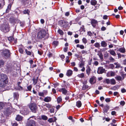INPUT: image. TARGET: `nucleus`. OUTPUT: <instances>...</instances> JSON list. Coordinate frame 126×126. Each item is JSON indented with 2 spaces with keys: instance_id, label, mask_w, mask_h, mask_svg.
Returning <instances> with one entry per match:
<instances>
[{
  "instance_id": "1",
  "label": "nucleus",
  "mask_w": 126,
  "mask_h": 126,
  "mask_svg": "<svg viewBox=\"0 0 126 126\" xmlns=\"http://www.w3.org/2000/svg\"><path fill=\"white\" fill-rule=\"evenodd\" d=\"M8 82L7 76L4 74L0 75V86L3 87L5 86Z\"/></svg>"
},
{
  "instance_id": "2",
  "label": "nucleus",
  "mask_w": 126,
  "mask_h": 126,
  "mask_svg": "<svg viewBox=\"0 0 126 126\" xmlns=\"http://www.w3.org/2000/svg\"><path fill=\"white\" fill-rule=\"evenodd\" d=\"M48 34V33L46 30H41L38 32L37 37L39 39H41Z\"/></svg>"
},
{
  "instance_id": "3",
  "label": "nucleus",
  "mask_w": 126,
  "mask_h": 126,
  "mask_svg": "<svg viewBox=\"0 0 126 126\" xmlns=\"http://www.w3.org/2000/svg\"><path fill=\"white\" fill-rule=\"evenodd\" d=\"M29 107L32 112L34 113L36 112L38 107L36 103H30L29 105Z\"/></svg>"
},
{
  "instance_id": "4",
  "label": "nucleus",
  "mask_w": 126,
  "mask_h": 126,
  "mask_svg": "<svg viewBox=\"0 0 126 126\" xmlns=\"http://www.w3.org/2000/svg\"><path fill=\"white\" fill-rule=\"evenodd\" d=\"M59 24L61 27L65 28L68 27L69 25V23L67 21L64 20L59 21Z\"/></svg>"
},
{
  "instance_id": "5",
  "label": "nucleus",
  "mask_w": 126,
  "mask_h": 126,
  "mask_svg": "<svg viewBox=\"0 0 126 126\" xmlns=\"http://www.w3.org/2000/svg\"><path fill=\"white\" fill-rule=\"evenodd\" d=\"M0 29L2 31L6 32L9 31L8 24H7L2 25L0 27Z\"/></svg>"
},
{
  "instance_id": "6",
  "label": "nucleus",
  "mask_w": 126,
  "mask_h": 126,
  "mask_svg": "<svg viewBox=\"0 0 126 126\" xmlns=\"http://www.w3.org/2000/svg\"><path fill=\"white\" fill-rule=\"evenodd\" d=\"M2 53L3 55L6 58H8L10 56V54H11L10 53V51L7 49L4 50Z\"/></svg>"
},
{
  "instance_id": "7",
  "label": "nucleus",
  "mask_w": 126,
  "mask_h": 126,
  "mask_svg": "<svg viewBox=\"0 0 126 126\" xmlns=\"http://www.w3.org/2000/svg\"><path fill=\"white\" fill-rule=\"evenodd\" d=\"M122 77L120 75H117L115 77V79L119 81H122L125 78L126 75L125 74H123L121 75Z\"/></svg>"
},
{
  "instance_id": "8",
  "label": "nucleus",
  "mask_w": 126,
  "mask_h": 126,
  "mask_svg": "<svg viewBox=\"0 0 126 126\" xmlns=\"http://www.w3.org/2000/svg\"><path fill=\"white\" fill-rule=\"evenodd\" d=\"M67 87L66 88H62L60 89L58 91L60 92H62L63 94L66 95L67 93Z\"/></svg>"
},
{
  "instance_id": "9",
  "label": "nucleus",
  "mask_w": 126,
  "mask_h": 126,
  "mask_svg": "<svg viewBox=\"0 0 126 126\" xmlns=\"http://www.w3.org/2000/svg\"><path fill=\"white\" fill-rule=\"evenodd\" d=\"M91 23L94 28H96V26L98 25V22L95 19H92L91 21Z\"/></svg>"
},
{
  "instance_id": "10",
  "label": "nucleus",
  "mask_w": 126,
  "mask_h": 126,
  "mask_svg": "<svg viewBox=\"0 0 126 126\" xmlns=\"http://www.w3.org/2000/svg\"><path fill=\"white\" fill-rule=\"evenodd\" d=\"M105 70L102 67H100L98 68L97 73L98 74H102L105 72Z\"/></svg>"
},
{
  "instance_id": "11",
  "label": "nucleus",
  "mask_w": 126,
  "mask_h": 126,
  "mask_svg": "<svg viewBox=\"0 0 126 126\" xmlns=\"http://www.w3.org/2000/svg\"><path fill=\"white\" fill-rule=\"evenodd\" d=\"M36 124L35 121L33 120H30L28 125V126H36Z\"/></svg>"
},
{
  "instance_id": "12",
  "label": "nucleus",
  "mask_w": 126,
  "mask_h": 126,
  "mask_svg": "<svg viewBox=\"0 0 126 126\" xmlns=\"http://www.w3.org/2000/svg\"><path fill=\"white\" fill-rule=\"evenodd\" d=\"M91 69L90 66L88 65H87L86 67V73L88 76H89L91 73Z\"/></svg>"
},
{
  "instance_id": "13",
  "label": "nucleus",
  "mask_w": 126,
  "mask_h": 126,
  "mask_svg": "<svg viewBox=\"0 0 126 126\" xmlns=\"http://www.w3.org/2000/svg\"><path fill=\"white\" fill-rule=\"evenodd\" d=\"M51 97L49 96H47L44 98V101L45 102H48L51 101Z\"/></svg>"
},
{
  "instance_id": "14",
  "label": "nucleus",
  "mask_w": 126,
  "mask_h": 126,
  "mask_svg": "<svg viewBox=\"0 0 126 126\" xmlns=\"http://www.w3.org/2000/svg\"><path fill=\"white\" fill-rule=\"evenodd\" d=\"M19 94L17 92H16L13 93V96L14 99L17 100L18 98Z\"/></svg>"
},
{
  "instance_id": "15",
  "label": "nucleus",
  "mask_w": 126,
  "mask_h": 126,
  "mask_svg": "<svg viewBox=\"0 0 126 126\" xmlns=\"http://www.w3.org/2000/svg\"><path fill=\"white\" fill-rule=\"evenodd\" d=\"M73 74V72L72 70H68L67 71L66 73V75L68 77L71 76Z\"/></svg>"
},
{
  "instance_id": "16",
  "label": "nucleus",
  "mask_w": 126,
  "mask_h": 126,
  "mask_svg": "<svg viewBox=\"0 0 126 126\" xmlns=\"http://www.w3.org/2000/svg\"><path fill=\"white\" fill-rule=\"evenodd\" d=\"M97 55L99 56L101 60L103 59V55L101 51H98Z\"/></svg>"
},
{
  "instance_id": "17",
  "label": "nucleus",
  "mask_w": 126,
  "mask_h": 126,
  "mask_svg": "<svg viewBox=\"0 0 126 126\" xmlns=\"http://www.w3.org/2000/svg\"><path fill=\"white\" fill-rule=\"evenodd\" d=\"M109 109V107L107 105L105 106L103 110L105 112H107Z\"/></svg>"
},
{
  "instance_id": "18",
  "label": "nucleus",
  "mask_w": 126,
  "mask_h": 126,
  "mask_svg": "<svg viewBox=\"0 0 126 126\" xmlns=\"http://www.w3.org/2000/svg\"><path fill=\"white\" fill-rule=\"evenodd\" d=\"M22 118L23 117L22 116L20 115H18L17 116L16 118V119L17 121H21L22 120Z\"/></svg>"
},
{
  "instance_id": "19",
  "label": "nucleus",
  "mask_w": 126,
  "mask_h": 126,
  "mask_svg": "<svg viewBox=\"0 0 126 126\" xmlns=\"http://www.w3.org/2000/svg\"><path fill=\"white\" fill-rule=\"evenodd\" d=\"M90 3L92 5L94 6L96 4L97 1L95 0H92L91 1Z\"/></svg>"
},
{
  "instance_id": "20",
  "label": "nucleus",
  "mask_w": 126,
  "mask_h": 126,
  "mask_svg": "<svg viewBox=\"0 0 126 126\" xmlns=\"http://www.w3.org/2000/svg\"><path fill=\"white\" fill-rule=\"evenodd\" d=\"M38 77H37L36 78H33L32 79L33 84L34 85H35L37 83Z\"/></svg>"
},
{
  "instance_id": "21",
  "label": "nucleus",
  "mask_w": 126,
  "mask_h": 126,
  "mask_svg": "<svg viewBox=\"0 0 126 126\" xmlns=\"http://www.w3.org/2000/svg\"><path fill=\"white\" fill-rule=\"evenodd\" d=\"M109 52L112 55L115 56L116 55L115 52L113 50H110Z\"/></svg>"
},
{
  "instance_id": "22",
  "label": "nucleus",
  "mask_w": 126,
  "mask_h": 126,
  "mask_svg": "<svg viewBox=\"0 0 126 126\" xmlns=\"http://www.w3.org/2000/svg\"><path fill=\"white\" fill-rule=\"evenodd\" d=\"M101 46L103 47H106L107 45V43L105 41H102L101 43Z\"/></svg>"
},
{
  "instance_id": "23",
  "label": "nucleus",
  "mask_w": 126,
  "mask_h": 126,
  "mask_svg": "<svg viewBox=\"0 0 126 126\" xmlns=\"http://www.w3.org/2000/svg\"><path fill=\"white\" fill-rule=\"evenodd\" d=\"M82 104L80 101H79L76 102V106L78 108H80Z\"/></svg>"
},
{
  "instance_id": "24",
  "label": "nucleus",
  "mask_w": 126,
  "mask_h": 126,
  "mask_svg": "<svg viewBox=\"0 0 126 126\" xmlns=\"http://www.w3.org/2000/svg\"><path fill=\"white\" fill-rule=\"evenodd\" d=\"M110 84L112 85H115L116 84V81L114 79H110Z\"/></svg>"
},
{
  "instance_id": "25",
  "label": "nucleus",
  "mask_w": 126,
  "mask_h": 126,
  "mask_svg": "<svg viewBox=\"0 0 126 126\" xmlns=\"http://www.w3.org/2000/svg\"><path fill=\"white\" fill-rule=\"evenodd\" d=\"M43 106H45L48 109L51 108L52 107L51 105L49 103L46 104L45 105H43Z\"/></svg>"
},
{
  "instance_id": "26",
  "label": "nucleus",
  "mask_w": 126,
  "mask_h": 126,
  "mask_svg": "<svg viewBox=\"0 0 126 126\" xmlns=\"http://www.w3.org/2000/svg\"><path fill=\"white\" fill-rule=\"evenodd\" d=\"M118 51L122 53H124L125 51V49L123 47H121L118 49Z\"/></svg>"
},
{
  "instance_id": "27",
  "label": "nucleus",
  "mask_w": 126,
  "mask_h": 126,
  "mask_svg": "<svg viewBox=\"0 0 126 126\" xmlns=\"http://www.w3.org/2000/svg\"><path fill=\"white\" fill-rule=\"evenodd\" d=\"M57 32L61 36L63 35L64 34L62 30L60 29H59L58 30Z\"/></svg>"
},
{
  "instance_id": "28",
  "label": "nucleus",
  "mask_w": 126,
  "mask_h": 126,
  "mask_svg": "<svg viewBox=\"0 0 126 126\" xmlns=\"http://www.w3.org/2000/svg\"><path fill=\"white\" fill-rule=\"evenodd\" d=\"M84 62H81L79 64V67L80 68H82L84 67Z\"/></svg>"
},
{
  "instance_id": "29",
  "label": "nucleus",
  "mask_w": 126,
  "mask_h": 126,
  "mask_svg": "<svg viewBox=\"0 0 126 126\" xmlns=\"http://www.w3.org/2000/svg\"><path fill=\"white\" fill-rule=\"evenodd\" d=\"M103 82L107 84H110V79H106L104 80Z\"/></svg>"
},
{
  "instance_id": "30",
  "label": "nucleus",
  "mask_w": 126,
  "mask_h": 126,
  "mask_svg": "<svg viewBox=\"0 0 126 126\" xmlns=\"http://www.w3.org/2000/svg\"><path fill=\"white\" fill-rule=\"evenodd\" d=\"M78 76L81 78H84L85 77L84 74L83 73H82L78 75Z\"/></svg>"
},
{
  "instance_id": "31",
  "label": "nucleus",
  "mask_w": 126,
  "mask_h": 126,
  "mask_svg": "<svg viewBox=\"0 0 126 126\" xmlns=\"http://www.w3.org/2000/svg\"><path fill=\"white\" fill-rule=\"evenodd\" d=\"M89 87V86L87 85L86 84L83 85L82 87V90H84L88 89Z\"/></svg>"
},
{
  "instance_id": "32",
  "label": "nucleus",
  "mask_w": 126,
  "mask_h": 126,
  "mask_svg": "<svg viewBox=\"0 0 126 126\" xmlns=\"http://www.w3.org/2000/svg\"><path fill=\"white\" fill-rule=\"evenodd\" d=\"M119 88V86L118 85L115 86L112 88L111 89L114 90H116Z\"/></svg>"
},
{
  "instance_id": "33",
  "label": "nucleus",
  "mask_w": 126,
  "mask_h": 126,
  "mask_svg": "<svg viewBox=\"0 0 126 126\" xmlns=\"http://www.w3.org/2000/svg\"><path fill=\"white\" fill-rule=\"evenodd\" d=\"M77 47H79L82 49H84V46L82 45H80L79 44H77Z\"/></svg>"
},
{
  "instance_id": "34",
  "label": "nucleus",
  "mask_w": 126,
  "mask_h": 126,
  "mask_svg": "<svg viewBox=\"0 0 126 126\" xmlns=\"http://www.w3.org/2000/svg\"><path fill=\"white\" fill-rule=\"evenodd\" d=\"M25 51L27 55H31L32 54V52L28 51L27 49H25Z\"/></svg>"
},
{
  "instance_id": "35",
  "label": "nucleus",
  "mask_w": 126,
  "mask_h": 126,
  "mask_svg": "<svg viewBox=\"0 0 126 126\" xmlns=\"http://www.w3.org/2000/svg\"><path fill=\"white\" fill-rule=\"evenodd\" d=\"M11 5L9 4L8 7L7 9H6V13H8L9 11V10H10L11 9Z\"/></svg>"
},
{
  "instance_id": "36",
  "label": "nucleus",
  "mask_w": 126,
  "mask_h": 126,
  "mask_svg": "<svg viewBox=\"0 0 126 126\" xmlns=\"http://www.w3.org/2000/svg\"><path fill=\"white\" fill-rule=\"evenodd\" d=\"M9 104L10 106H9V107H8L7 108V111L8 112H9V111H11L12 110V107L11 105V104L10 103H9Z\"/></svg>"
},
{
  "instance_id": "37",
  "label": "nucleus",
  "mask_w": 126,
  "mask_h": 126,
  "mask_svg": "<svg viewBox=\"0 0 126 126\" xmlns=\"http://www.w3.org/2000/svg\"><path fill=\"white\" fill-rule=\"evenodd\" d=\"M4 64V62L3 60H0V67L2 66Z\"/></svg>"
},
{
  "instance_id": "38",
  "label": "nucleus",
  "mask_w": 126,
  "mask_h": 126,
  "mask_svg": "<svg viewBox=\"0 0 126 126\" xmlns=\"http://www.w3.org/2000/svg\"><path fill=\"white\" fill-rule=\"evenodd\" d=\"M23 13L24 14H29L30 13V11L28 10H25L23 11Z\"/></svg>"
},
{
  "instance_id": "39",
  "label": "nucleus",
  "mask_w": 126,
  "mask_h": 126,
  "mask_svg": "<svg viewBox=\"0 0 126 126\" xmlns=\"http://www.w3.org/2000/svg\"><path fill=\"white\" fill-rule=\"evenodd\" d=\"M41 117L44 120H47L48 119L47 117L45 115H42Z\"/></svg>"
},
{
  "instance_id": "40",
  "label": "nucleus",
  "mask_w": 126,
  "mask_h": 126,
  "mask_svg": "<svg viewBox=\"0 0 126 126\" xmlns=\"http://www.w3.org/2000/svg\"><path fill=\"white\" fill-rule=\"evenodd\" d=\"M22 111H23L24 113H26L28 111V110L26 107H25L23 108V110H22Z\"/></svg>"
},
{
  "instance_id": "41",
  "label": "nucleus",
  "mask_w": 126,
  "mask_h": 126,
  "mask_svg": "<svg viewBox=\"0 0 126 126\" xmlns=\"http://www.w3.org/2000/svg\"><path fill=\"white\" fill-rule=\"evenodd\" d=\"M114 64L116 65L115 67V68H119L120 67V64L119 63H114Z\"/></svg>"
},
{
  "instance_id": "42",
  "label": "nucleus",
  "mask_w": 126,
  "mask_h": 126,
  "mask_svg": "<svg viewBox=\"0 0 126 126\" xmlns=\"http://www.w3.org/2000/svg\"><path fill=\"white\" fill-rule=\"evenodd\" d=\"M58 42L57 41H55L52 42V44L55 46H57L58 45Z\"/></svg>"
},
{
  "instance_id": "43",
  "label": "nucleus",
  "mask_w": 126,
  "mask_h": 126,
  "mask_svg": "<svg viewBox=\"0 0 126 126\" xmlns=\"http://www.w3.org/2000/svg\"><path fill=\"white\" fill-rule=\"evenodd\" d=\"M42 92L44 96L47 95V90H43Z\"/></svg>"
},
{
  "instance_id": "44",
  "label": "nucleus",
  "mask_w": 126,
  "mask_h": 126,
  "mask_svg": "<svg viewBox=\"0 0 126 126\" xmlns=\"http://www.w3.org/2000/svg\"><path fill=\"white\" fill-rule=\"evenodd\" d=\"M42 92L44 96L47 95V90H43Z\"/></svg>"
},
{
  "instance_id": "45",
  "label": "nucleus",
  "mask_w": 126,
  "mask_h": 126,
  "mask_svg": "<svg viewBox=\"0 0 126 126\" xmlns=\"http://www.w3.org/2000/svg\"><path fill=\"white\" fill-rule=\"evenodd\" d=\"M94 46L95 47L98 48L100 47V44L99 43H95Z\"/></svg>"
},
{
  "instance_id": "46",
  "label": "nucleus",
  "mask_w": 126,
  "mask_h": 126,
  "mask_svg": "<svg viewBox=\"0 0 126 126\" xmlns=\"http://www.w3.org/2000/svg\"><path fill=\"white\" fill-rule=\"evenodd\" d=\"M4 106V104L2 102H0V110L2 109Z\"/></svg>"
},
{
  "instance_id": "47",
  "label": "nucleus",
  "mask_w": 126,
  "mask_h": 126,
  "mask_svg": "<svg viewBox=\"0 0 126 126\" xmlns=\"http://www.w3.org/2000/svg\"><path fill=\"white\" fill-rule=\"evenodd\" d=\"M1 1L2 3H0V7H2V6L5 4L4 0H2Z\"/></svg>"
},
{
  "instance_id": "48",
  "label": "nucleus",
  "mask_w": 126,
  "mask_h": 126,
  "mask_svg": "<svg viewBox=\"0 0 126 126\" xmlns=\"http://www.w3.org/2000/svg\"><path fill=\"white\" fill-rule=\"evenodd\" d=\"M17 89L19 91H22L23 90V87L20 85L18 86L17 87Z\"/></svg>"
},
{
  "instance_id": "49",
  "label": "nucleus",
  "mask_w": 126,
  "mask_h": 126,
  "mask_svg": "<svg viewBox=\"0 0 126 126\" xmlns=\"http://www.w3.org/2000/svg\"><path fill=\"white\" fill-rule=\"evenodd\" d=\"M19 51L21 53L23 54L24 50L22 48L20 47L19 48Z\"/></svg>"
},
{
  "instance_id": "50",
  "label": "nucleus",
  "mask_w": 126,
  "mask_h": 126,
  "mask_svg": "<svg viewBox=\"0 0 126 126\" xmlns=\"http://www.w3.org/2000/svg\"><path fill=\"white\" fill-rule=\"evenodd\" d=\"M57 101L58 103H60L62 101V98L61 97H58L57 98Z\"/></svg>"
},
{
  "instance_id": "51",
  "label": "nucleus",
  "mask_w": 126,
  "mask_h": 126,
  "mask_svg": "<svg viewBox=\"0 0 126 126\" xmlns=\"http://www.w3.org/2000/svg\"><path fill=\"white\" fill-rule=\"evenodd\" d=\"M82 42L83 43L85 44L87 42V40L86 38H84L82 39Z\"/></svg>"
},
{
  "instance_id": "52",
  "label": "nucleus",
  "mask_w": 126,
  "mask_h": 126,
  "mask_svg": "<svg viewBox=\"0 0 126 126\" xmlns=\"http://www.w3.org/2000/svg\"><path fill=\"white\" fill-rule=\"evenodd\" d=\"M23 3L25 5L27 4H28L29 3V0H23Z\"/></svg>"
},
{
  "instance_id": "53",
  "label": "nucleus",
  "mask_w": 126,
  "mask_h": 126,
  "mask_svg": "<svg viewBox=\"0 0 126 126\" xmlns=\"http://www.w3.org/2000/svg\"><path fill=\"white\" fill-rule=\"evenodd\" d=\"M84 28V26L83 25H82L81 27H80V30L81 31H85Z\"/></svg>"
},
{
  "instance_id": "54",
  "label": "nucleus",
  "mask_w": 126,
  "mask_h": 126,
  "mask_svg": "<svg viewBox=\"0 0 126 126\" xmlns=\"http://www.w3.org/2000/svg\"><path fill=\"white\" fill-rule=\"evenodd\" d=\"M94 79V78L92 77L89 80L91 84H92L93 82Z\"/></svg>"
},
{
  "instance_id": "55",
  "label": "nucleus",
  "mask_w": 126,
  "mask_h": 126,
  "mask_svg": "<svg viewBox=\"0 0 126 126\" xmlns=\"http://www.w3.org/2000/svg\"><path fill=\"white\" fill-rule=\"evenodd\" d=\"M109 60L112 62H114L115 60L114 59L111 57L109 58Z\"/></svg>"
},
{
  "instance_id": "56",
  "label": "nucleus",
  "mask_w": 126,
  "mask_h": 126,
  "mask_svg": "<svg viewBox=\"0 0 126 126\" xmlns=\"http://www.w3.org/2000/svg\"><path fill=\"white\" fill-rule=\"evenodd\" d=\"M53 85H54V88H56L57 86H59V84L58 83H55L53 84Z\"/></svg>"
},
{
  "instance_id": "57",
  "label": "nucleus",
  "mask_w": 126,
  "mask_h": 126,
  "mask_svg": "<svg viewBox=\"0 0 126 126\" xmlns=\"http://www.w3.org/2000/svg\"><path fill=\"white\" fill-rule=\"evenodd\" d=\"M8 40L9 41H12L13 40V38L12 37H10L8 38Z\"/></svg>"
},
{
  "instance_id": "58",
  "label": "nucleus",
  "mask_w": 126,
  "mask_h": 126,
  "mask_svg": "<svg viewBox=\"0 0 126 126\" xmlns=\"http://www.w3.org/2000/svg\"><path fill=\"white\" fill-rule=\"evenodd\" d=\"M47 55L49 57H50L52 56L53 54L52 53L49 52V53L47 54Z\"/></svg>"
},
{
  "instance_id": "59",
  "label": "nucleus",
  "mask_w": 126,
  "mask_h": 126,
  "mask_svg": "<svg viewBox=\"0 0 126 126\" xmlns=\"http://www.w3.org/2000/svg\"><path fill=\"white\" fill-rule=\"evenodd\" d=\"M125 102L124 101H121L120 102V104L122 106H124L125 104Z\"/></svg>"
},
{
  "instance_id": "60",
  "label": "nucleus",
  "mask_w": 126,
  "mask_h": 126,
  "mask_svg": "<svg viewBox=\"0 0 126 126\" xmlns=\"http://www.w3.org/2000/svg\"><path fill=\"white\" fill-rule=\"evenodd\" d=\"M81 53L82 54H87V51L85 50H82L81 51Z\"/></svg>"
},
{
  "instance_id": "61",
  "label": "nucleus",
  "mask_w": 126,
  "mask_h": 126,
  "mask_svg": "<svg viewBox=\"0 0 126 126\" xmlns=\"http://www.w3.org/2000/svg\"><path fill=\"white\" fill-rule=\"evenodd\" d=\"M116 112L115 111H112L111 112V114L112 115H116Z\"/></svg>"
},
{
  "instance_id": "62",
  "label": "nucleus",
  "mask_w": 126,
  "mask_h": 126,
  "mask_svg": "<svg viewBox=\"0 0 126 126\" xmlns=\"http://www.w3.org/2000/svg\"><path fill=\"white\" fill-rule=\"evenodd\" d=\"M50 113H52L54 112V109L53 108H50Z\"/></svg>"
},
{
  "instance_id": "63",
  "label": "nucleus",
  "mask_w": 126,
  "mask_h": 126,
  "mask_svg": "<svg viewBox=\"0 0 126 126\" xmlns=\"http://www.w3.org/2000/svg\"><path fill=\"white\" fill-rule=\"evenodd\" d=\"M106 29V28L104 26L102 27L101 29V30L103 31H104Z\"/></svg>"
},
{
  "instance_id": "64",
  "label": "nucleus",
  "mask_w": 126,
  "mask_h": 126,
  "mask_svg": "<svg viewBox=\"0 0 126 126\" xmlns=\"http://www.w3.org/2000/svg\"><path fill=\"white\" fill-rule=\"evenodd\" d=\"M32 86L31 85L28 86L27 87V88L29 91H30L32 89Z\"/></svg>"
}]
</instances>
